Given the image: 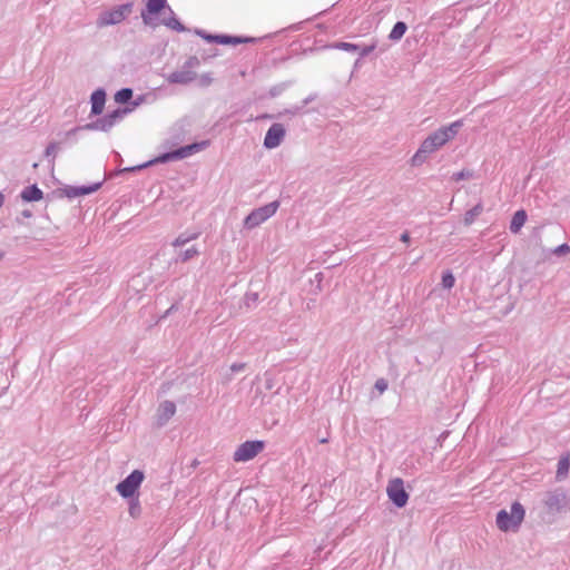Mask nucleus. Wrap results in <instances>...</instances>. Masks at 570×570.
Wrapping results in <instances>:
<instances>
[{
	"label": "nucleus",
	"instance_id": "obj_1",
	"mask_svg": "<svg viewBox=\"0 0 570 570\" xmlns=\"http://www.w3.org/2000/svg\"><path fill=\"white\" fill-rule=\"evenodd\" d=\"M463 126L462 120H456L449 126H444L429 135L421 144L417 151L413 155L411 163L413 166L422 165L429 155L439 150L448 141L453 139Z\"/></svg>",
	"mask_w": 570,
	"mask_h": 570
},
{
	"label": "nucleus",
	"instance_id": "obj_2",
	"mask_svg": "<svg viewBox=\"0 0 570 570\" xmlns=\"http://www.w3.org/2000/svg\"><path fill=\"white\" fill-rule=\"evenodd\" d=\"M141 98L139 100L132 102V107L118 108L112 112L98 118L96 121L89 122L81 127L72 128L63 134L65 140H68L72 136L77 134L79 130H99V131H109L114 126L119 124L127 114L131 112L136 107L140 105Z\"/></svg>",
	"mask_w": 570,
	"mask_h": 570
},
{
	"label": "nucleus",
	"instance_id": "obj_3",
	"mask_svg": "<svg viewBox=\"0 0 570 570\" xmlns=\"http://www.w3.org/2000/svg\"><path fill=\"white\" fill-rule=\"evenodd\" d=\"M207 145H208L207 141L194 142V144L180 147L178 149H175L173 151L161 154L158 157H156L154 160H150L141 166H138L137 168L140 169V168L148 167L153 164H165L168 161L184 159V158H187V157L194 155L195 153H198V151L205 149Z\"/></svg>",
	"mask_w": 570,
	"mask_h": 570
},
{
	"label": "nucleus",
	"instance_id": "obj_4",
	"mask_svg": "<svg viewBox=\"0 0 570 570\" xmlns=\"http://www.w3.org/2000/svg\"><path fill=\"white\" fill-rule=\"evenodd\" d=\"M524 509L521 503L514 502L511 505V511L501 510L497 514V525L502 531L515 530L519 528L524 519Z\"/></svg>",
	"mask_w": 570,
	"mask_h": 570
},
{
	"label": "nucleus",
	"instance_id": "obj_5",
	"mask_svg": "<svg viewBox=\"0 0 570 570\" xmlns=\"http://www.w3.org/2000/svg\"><path fill=\"white\" fill-rule=\"evenodd\" d=\"M200 61L197 57H189L179 70H175L166 76V80L173 85H188L197 79L195 69L198 68Z\"/></svg>",
	"mask_w": 570,
	"mask_h": 570
},
{
	"label": "nucleus",
	"instance_id": "obj_6",
	"mask_svg": "<svg viewBox=\"0 0 570 570\" xmlns=\"http://www.w3.org/2000/svg\"><path fill=\"white\" fill-rule=\"evenodd\" d=\"M542 502L550 513H561L570 509V497L562 488L546 492Z\"/></svg>",
	"mask_w": 570,
	"mask_h": 570
},
{
	"label": "nucleus",
	"instance_id": "obj_7",
	"mask_svg": "<svg viewBox=\"0 0 570 570\" xmlns=\"http://www.w3.org/2000/svg\"><path fill=\"white\" fill-rule=\"evenodd\" d=\"M279 207V202L274 200L269 204H266L262 207H258L250 212V214L245 218L244 226L247 229H253L264 222H266L268 218L275 215Z\"/></svg>",
	"mask_w": 570,
	"mask_h": 570
},
{
	"label": "nucleus",
	"instance_id": "obj_8",
	"mask_svg": "<svg viewBox=\"0 0 570 570\" xmlns=\"http://www.w3.org/2000/svg\"><path fill=\"white\" fill-rule=\"evenodd\" d=\"M132 10L131 3L117 6L110 10L101 12L97 19L98 27H107L120 23L130 14Z\"/></svg>",
	"mask_w": 570,
	"mask_h": 570
},
{
	"label": "nucleus",
	"instance_id": "obj_9",
	"mask_svg": "<svg viewBox=\"0 0 570 570\" xmlns=\"http://www.w3.org/2000/svg\"><path fill=\"white\" fill-rule=\"evenodd\" d=\"M144 479L145 475L142 471L134 470L125 480L117 484L116 490L122 498H132Z\"/></svg>",
	"mask_w": 570,
	"mask_h": 570
},
{
	"label": "nucleus",
	"instance_id": "obj_10",
	"mask_svg": "<svg viewBox=\"0 0 570 570\" xmlns=\"http://www.w3.org/2000/svg\"><path fill=\"white\" fill-rule=\"evenodd\" d=\"M264 449L263 441H246L234 452L235 462H247L254 459Z\"/></svg>",
	"mask_w": 570,
	"mask_h": 570
},
{
	"label": "nucleus",
	"instance_id": "obj_11",
	"mask_svg": "<svg viewBox=\"0 0 570 570\" xmlns=\"http://www.w3.org/2000/svg\"><path fill=\"white\" fill-rule=\"evenodd\" d=\"M389 499L397 507L403 508L409 500V494L404 489V482L400 478L391 480L386 488Z\"/></svg>",
	"mask_w": 570,
	"mask_h": 570
},
{
	"label": "nucleus",
	"instance_id": "obj_12",
	"mask_svg": "<svg viewBox=\"0 0 570 570\" xmlns=\"http://www.w3.org/2000/svg\"><path fill=\"white\" fill-rule=\"evenodd\" d=\"M168 7L167 0H147L146 9L141 12L144 23L156 27L158 23L154 21L153 16L165 11Z\"/></svg>",
	"mask_w": 570,
	"mask_h": 570
},
{
	"label": "nucleus",
	"instance_id": "obj_13",
	"mask_svg": "<svg viewBox=\"0 0 570 570\" xmlns=\"http://www.w3.org/2000/svg\"><path fill=\"white\" fill-rule=\"evenodd\" d=\"M286 135L285 127L282 124L275 122L267 130L264 138V146L267 149H274L278 147L284 140Z\"/></svg>",
	"mask_w": 570,
	"mask_h": 570
},
{
	"label": "nucleus",
	"instance_id": "obj_14",
	"mask_svg": "<svg viewBox=\"0 0 570 570\" xmlns=\"http://www.w3.org/2000/svg\"><path fill=\"white\" fill-rule=\"evenodd\" d=\"M176 413V405L171 401H164L157 409L156 423L158 426L165 425Z\"/></svg>",
	"mask_w": 570,
	"mask_h": 570
},
{
	"label": "nucleus",
	"instance_id": "obj_15",
	"mask_svg": "<svg viewBox=\"0 0 570 570\" xmlns=\"http://www.w3.org/2000/svg\"><path fill=\"white\" fill-rule=\"evenodd\" d=\"M197 33L209 42H217V43H222V45H238L242 42L252 41V39H248V38L232 37V36H226V35H214L213 36V35H205L202 31H198Z\"/></svg>",
	"mask_w": 570,
	"mask_h": 570
},
{
	"label": "nucleus",
	"instance_id": "obj_16",
	"mask_svg": "<svg viewBox=\"0 0 570 570\" xmlns=\"http://www.w3.org/2000/svg\"><path fill=\"white\" fill-rule=\"evenodd\" d=\"M99 187H100L99 183L90 185V186H81V187L67 186L63 189V193L68 198H76L79 196H85V195L95 193L96 190L99 189Z\"/></svg>",
	"mask_w": 570,
	"mask_h": 570
},
{
	"label": "nucleus",
	"instance_id": "obj_17",
	"mask_svg": "<svg viewBox=\"0 0 570 570\" xmlns=\"http://www.w3.org/2000/svg\"><path fill=\"white\" fill-rule=\"evenodd\" d=\"M91 114L100 115L106 102V92L104 89H97L91 94Z\"/></svg>",
	"mask_w": 570,
	"mask_h": 570
},
{
	"label": "nucleus",
	"instance_id": "obj_18",
	"mask_svg": "<svg viewBox=\"0 0 570 570\" xmlns=\"http://www.w3.org/2000/svg\"><path fill=\"white\" fill-rule=\"evenodd\" d=\"M165 17L161 20V24L168 27L171 30L183 32L185 31V27L178 21V19L175 17V13L170 7H168L164 11Z\"/></svg>",
	"mask_w": 570,
	"mask_h": 570
},
{
	"label": "nucleus",
	"instance_id": "obj_19",
	"mask_svg": "<svg viewBox=\"0 0 570 570\" xmlns=\"http://www.w3.org/2000/svg\"><path fill=\"white\" fill-rule=\"evenodd\" d=\"M570 470V454L562 455L557 465L556 480L561 482L564 481L569 475Z\"/></svg>",
	"mask_w": 570,
	"mask_h": 570
},
{
	"label": "nucleus",
	"instance_id": "obj_20",
	"mask_svg": "<svg viewBox=\"0 0 570 570\" xmlns=\"http://www.w3.org/2000/svg\"><path fill=\"white\" fill-rule=\"evenodd\" d=\"M527 222V213L524 210H518L514 213L511 223L510 230L513 234H518Z\"/></svg>",
	"mask_w": 570,
	"mask_h": 570
},
{
	"label": "nucleus",
	"instance_id": "obj_21",
	"mask_svg": "<svg viewBox=\"0 0 570 570\" xmlns=\"http://www.w3.org/2000/svg\"><path fill=\"white\" fill-rule=\"evenodd\" d=\"M42 196V190L36 185L24 188L21 193V198L26 202H37L40 200Z\"/></svg>",
	"mask_w": 570,
	"mask_h": 570
},
{
	"label": "nucleus",
	"instance_id": "obj_22",
	"mask_svg": "<svg viewBox=\"0 0 570 570\" xmlns=\"http://www.w3.org/2000/svg\"><path fill=\"white\" fill-rule=\"evenodd\" d=\"M199 255V250L196 246H191L185 250H180L176 257H175V262L178 263H186L193 258H195L196 256Z\"/></svg>",
	"mask_w": 570,
	"mask_h": 570
},
{
	"label": "nucleus",
	"instance_id": "obj_23",
	"mask_svg": "<svg viewBox=\"0 0 570 570\" xmlns=\"http://www.w3.org/2000/svg\"><path fill=\"white\" fill-rule=\"evenodd\" d=\"M407 26L403 21H399L394 24L393 29L391 30L389 38L393 41H399L404 33L406 32Z\"/></svg>",
	"mask_w": 570,
	"mask_h": 570
},
{
	"label": "nucleus",
	"instance_id": "obj_24",
	"mask_svg": "<svg viewBox=\"0 0 570 570\" xmlns=\"http://www.w3.org/2000/svg\"><path fill=\"white\" fill-rule=\"evenodd\" d=\"M482 205L478 204L470 210H468L464 215V223L465 225H471L475 218L482 213Z\"/></svg>",
	"mask_w": 570,
	"mask_h": 570
},
{
	"label": "nucleus",
	"instance_id": "obj_25",
	"mask_svg": "<svg viewBox=\"0 0 570 570\" xmlns=\"http://www.w3.org/2000/svg\"><path fill=\"white\" fill-rule=\"evenodd\" d=\"M132 97V90L130 88H122L115 95V101L118 104H126Z\"/></svg>",
	"mask_w": 570,
	"mask_h": 570
},
{
	"label": "nucleus",
	"instance_id": "obj_26",
	"mask_svg": "<svg viewBox=\"0 0 570 570\" xmlns=\"http://www.w3.org/2000/svg\"><path fill=\"white\" fill-rule=\"evenodd\" d=\"M333 48L344 50L347 52H356L360 49V46L350 42H337L333 46Z\"/></svg>",
	"mask_w": 570,
	"mask_h": 570
},
{
	"label": "nucleus",
	"instance_id": "obj_27",
	"mask_svg": "<svg viewBox=\"0 0 570 570\" xmlns=\"http://www.w3.org/2000/svg\"><path fill=\"white\" fill-rule=\"evenodd\" d=\"M141 508L138 499H131L129 502V514L132 518H138L140 514Z\"/></svg>",
	"mask_w": 570,
	"mask_h": 570
},
{
	"label": "nucleus",
	"instance_id": "obj_28",
	"mask_svg": "<svg viewBox=\"0 0 570 570\" xmlns=\"http://www.w3.org/2000/svg\"><path fill=\"white\" fill-rule=\"evenodd\" d=\"M454 283H455V278L454 276L452 275V273L450 272H446L443 274L442 276V286L446 289H450L454 286Z\"/></svg>",
	"mask_w": 570,
	"mask_h": 570
},
{
	"label": "nucleus",
	"instance_id": "obj_29",
	"mask_svg": "<svg viewBox=\"0 0 570 570\" xmlns=\"http://www.w3.org/2000/svg\"><path fill=\"white\" fill-rule=\"evenodd\" d=\"M246 367L245 363H234L229 366V374L226 375V380L230 381L234 373L243 372Z\"/></svg>",
	"mask_w": 570,
	"mask_h": 570
},
{
	"label": "nucleus",
	"instance_id": "obj_30",
	"mask_svg": "<svg viewBox=\"0 0 570 570\" xmlns=\"http://www.w3.org/2000/svg\"><path fill=\"white\" fill-rule=\"evenodd\" d=\"M58 151H59V144L56 141H52L47 146L45 155H46V157H51L52 159H55Z\"/></svg>",
	"mask_w": 570,
	"mask_h": 570
},
{
	"label": "nucleus",
	"instance_id": "obj_31",
	"mask_svg": "<svg viewBox=\"0 0 570 570\" xmlns=\"http://www.w3.org/2000/svg\"><path fill=\"white\" fill-rule=\"evenodd\" d=\"M375 43H372L370 46H360V49L356 51L360 53V57H366L368 56L374 49H375Z\"/></svg>",
	"mask_w": 570,
	"mask_h": 570
},
{
	"label": "nucleus",
	"instance_id": "obj_32",
	"mask_svg": "<svg viewBox=\"0 0 570 570\" xmlns=\"http://www.w3.org/2000/svg\"><path fill=\"white\" fill-rule=\"evenodd\" d=\"M387 381L385 379H379L375 382V389L380 392V394H383L387 390Z\"/></svg>",
	"mask_w": 570,
	"mask_h": 570
},
{
	"label": "nucleus",
	"instance_id": "obj_33",
	"mask_svg": "<svg viewBox=\"0 0 570 570\" xmlns=\"http://www.w3.org/2000/svg\"><path fill=\"white\" fill-rule=\"evenodd\" d=\"M570 252V246L568 244H562L553 249V254L557 256L564 255Z\"/></svg>",
	"mask_w": 570,
	"mask_h": 570
},
{
	"label": "nucleus",
	"instance_id": "obj_34",
	"mask_svg": "<svg viewBox=\"0 0 570 570\" xmlns=\"http://www.w3.org/2000/svg\"><path fill=\"white\" fill-rule=\"evenodd\" d=\"M199 85L203 87H207L213 82V78L210 73H203L199 78Z\"/></svg>",
	"mask_w": 570,
	"mask_h": 570
},
{
	"label": "nucleus",
	"instance_id": "obj_35",
	"mask_svg": "<svg viewBox=\"0 0 570 570\" xmlns=\"http://www.w3.org/2000/svg\"><path fill=\"white\" fill-rule=\"evenodd\" d=\"M186 244H187V240H186V238H184V236H183L181 234H180L179 236H177V237L174 239V242L171 243V245H173L174 247H176V248H177V247H181V246H184V245H186Z\"/></svg>",
	"mask_w": 570,
	"mask_h": 570
},
{
	"label": "nucleus",
	"instance_id": "obj_36",
	"mask_svg": "<svg viewBox=\"0 0 570 570\" xmlns=\"http://www.w3.org/2000/svg\"><path fill=\"white\" fill-rule=\"evenodd\" d=\"M181 235L184 236V238H186L187 243L198 238L199 236V233L198 232H185V233H181Z\"/></svg>",
	"mask_w": 570,
	"mask_h": 570
},
{
	"label": "nucleus",
	"instance_id": "obj_37",
	"mask_svg": "<svg viewBox=\"0 0 570 570\" xmlns=\"http://www.w3.org/2000/svg\"><path fill=\"white\" fill-rule=\"evenodd\" d=\"M401 240L404 242V243H409L410 240V234L407 232H404L402 235H401Z\"/></svg>",
	"mask_w": 570,
	"mask_h": 570
},
{
	"label": "nucleus",
	"instance_id": "obj_38",
	"mask_svg": "<svg viewBox=\"0 0 570 570\" xmlns=\"http://www.w3.org/2000/svg\"><path fill=\"white\" fill-rule=\"evenodd\" d=\"M454 177H455V180H460V179H463L465 177V175L463 171H461V173L455 174Z\"/></svg>",
	"mask_w": 570,
	"mask_h": 570
},
{
	"label": "nucleus",
	"instance_id": "obj_39",
	"mask_svg": "<svg viewBox=\"0 0 570 570\" xmlns=\"http://www.w3.org/2000/svg\"><path fill=\"white\" fill-rule=\"evenodd\" d=\"M4 203V196L2 195V193H0V208L2 207Z\"/></svg>",
	"mask_w": 570,
	"mask_h": 570
},
{
	"label": "nucleus",
	"instance_id": "obj_40",
	"mask_svg": "<svg viewBox=\"0 0 570 570\" xmlns=\"http://www.w3.org/2000/svg\"><path fill=\"white\" fill-rule=\"evenodd\" d=\"M23 216H24V217H30V216H31V213H30V212H28V210H24V212H23Z\"/></svg>",
	"mask_w": 570,
	"mask_h": 570
},
{
	"label": "nucleus",
	"instance_id": "obj_41",
	"mask_svg": "<svg viewBox=\"0 0 570 570\" xmlns=\"http://www.w3.org/2000/svg\"><path fill=\"white\" fill-rule=\"evenodd\" d=\"M327 442V439H322L321 440V443H326Z\"/></svg>",
	"mask_w": 570,
	"mask_h": 570
},
{
	"label": "nucleus",
	"instance_id": "obj_42",
	"mask_svg": "<svg viewBox=\"0 0 570 570\" xmlns=\"http://www.w3.org/2000/svg\"><path fill=\"white\" fill-rule=\"evenodd\" d=\"M2 256H3V254H2V253H0V258H2Z\"/></svg>",
	"mask_w": 570,
	"mask_h": 570
}]
</instances>
